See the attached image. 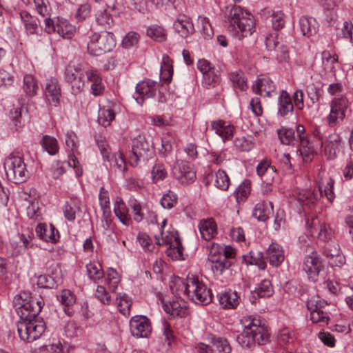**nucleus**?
Instances as JSON below:
<instances>
[{"label":"nucleus","mask_w":353,"mask_h":353,"mask_svg":"<svg viewBox=\"0 0 353 353\" xmlns=\"http://www.w3.org/2000/svg\"><path fill=\"white\" fill-rule=\"evenodd\" d=\"M173 28L182 38H188L194 32V27L191 19L185 15H179L174 21Z\"/></svg>","instance_id":"nucleus-19"},{"label":"nucleus","mask_w":353,"mask_h":353,"mask_svg":"<svg viewBox=\"0 0 353 353\" xmlns=\"http://www.w3.org/2000/svg\"><path fill=\"white\" fill-rule=\"evenodd\" d=\"M132 151L143 156V160H148L154 154L152 139L139 134L132 141Z\"/></svg>","instance_id":"nucleus-17"},{"label":"nucleus","mask_w":353,"mask_h":353,"mask_svg":"<svg viewBox=\"0 0 353 353\" xmlns=\"http://www.w3.org/2000/svg\"><path fill=\"white\" fill-rule=\"evenodd\" d=\"M224 26L233 37L241 40L251 36L256 30L254 16L241 6H234L224 13Z\"/></svg>","instance_id":"nucleus-1"},{"label":"nucleus","mask_w":353,"mask_h":353,"mask_svg":"<svg viewBox=\"0 0 353 353\" xmlns=\"http://www.w3.org/2000/svg\"><path fill=\"white\" fill-rule=\"evenodd\" d=\"M65 219L69 222H74L77 216L81 213V202L77 198H70L62 207Z\"/></svg>","instance_id":"nucleus-21"},{"label":"nucleus","mask_w":353,"mask_h":353,"mask_svg":"<svg viewBox=\"0 0 353 353\" xmlns=\"http://www.w3.org/2000/svg\"><path fill=\"white\" fill-rule=\"evenodd\" d=\"M22 89L27 97H34L39 90L38 83L34 77L31 74H26L23 77Z\"/></svg>","instance_id":"nucleus-38"},{"label":"nucleus","mask_w":353,"mask_h":353,"mask_svg":"<svg viewBox=\"0 0 353 353\" xmlns=\"http://www.w3.org/2000/svg\"><path fill=\"white\" fill-rule=\"evenodd\" d=\"M114 112L109 108H100L98 116V122L103 127L110 125L111 122L114 119Z\"/></svg>","instance_id":"nucleus-49"},{"label":"nucleus","mask_w":353,"mask_h":353,"mask_svg":"<svg viewBox=\"0 0 353 353\" xmlns=\"http://www.w3.org/2000/svg\"><path fill=\"white\" fill-rule=\"evenodd\" d=\"M164 311L173 317H185L188 314L186 303L182 299H175L169 303H163Z\"/></svg>","instance_id":"nucleus-22"},{"label":"nucleus","mask_w":353,"mask_h":353,"mask_svg":"<svg viewBox=\"0 0 353 353\" xmlns=\"http://www.w3.org/2000/svg\"><path fill=\"white\" fill-rule=\"evenodd\" d=\"M330 105V112L327 117V122L330 127H334L345 119L349 101L345 96L341 95L333 98Z\"/></svg>","instance_id":"nucleus-8"},{"label":"nucleus","mask_w":353,"mask_h":353,"mask_svg":"<svg viewBox=\"0 0 353 353\" xmlns=\"http://www.w3.org/2000/svg\"><path fill=\"white\" fill-rule=\"evenodd\" d=\"M341 142L340 134L336 133L330 134L324 145V154L328 160L334 159L337 152L339 151V147Z\"/></svg>","instance_id":"nucleus-23"},{"label":"nucleus","mask_w":353,"mask_h":353,"mask_svg":"<svg viewBox=\"0 0 353 353\" xmlns=\"http://www.w3.org/2000/svg\"><path fill=\"white\" fill-rule=\"evenodd\" d=\"M110 165L115 168L119 172L124 173L126 168V162L123 154L117 152L113 154H110Z\"/></svg>","instance_id":"nucleus-48"},{"label":"nucleus","mask_w":353,"mask_h":353,"mask_svg":"<svg viewBox=\"0 0 353 353\" xmlns=\"http://www.w3.org/2000/svg\"><path fill=\"white\" fill-rule=\"evenodd\" d=\"M230 80L234 88L239 89L241 91L248 88L247 79L241 70H236L229 74Z\"/></svg>","instance_id":"nucleus-41"},{"label":"nucleus","mask_w":353,"mask_h":353,"mask_svg":"<svg viewBox=\"0 0 353 353\" xmlns=\"http://www.w3.org/2000/svg\"><path fill=\"white\" fill-rule=\"evenodd\" d=\"M214 184L221 190H227L230 184V181L227 173L223 170H219L215 174Z\"/></svg>","instance_id":"nucleus-51"},{"label":"nucleus","mask_w":353,"mask_h":353,"mask_svg":"<svg viewBox=\"0 0 353 353\" xmlns=\"http://www.w3.org/2000/svg\"><path fill=\"white\" fill-rule=\"evenodd\" d=\"M37 285L41 288H54L57 285V281L54 277L43 274L38 276Z\"/></svg>","instance_id":"nucleus-60"},{"label":"nucleus","mask_w":353,"mask_h":353,"mask_svg":"<svg viewBox=\"0 0 353 353\" xmlns=\"http://www.w3.org/2000/svg\"><path fill=\"white\" fill-rule=\"evenodd\" d=\"M279 138L283 144L294 145L298 143L294 130L292 128L282 127L278 130Z\"/></svg>","instance_id":"nucleus-42"},{"label":"nucleus","mask_w":353,"mask_h":353,"mask_svg":"<svg viewBox=\"0 0 353 353\" xmlns=\"http://www.w3.org/2000/svg\"><path fill=\"white\" fill-rule=\"evenodd\" d=\"M266 259L272 266H279L284 260V252L281 246L272 243L266 251Z\"/></svg>","instance_id":"nucleus-29"},{"label":"nucleus","mask_w":353,"mask_h":353,"mask_svg":"<svg viewBox=\"0 0 353 353\" xmlns=\"http://www.w3.org/2000/svg\"><path fill=\"white\" fill-rule=\"evenodd\" d=\"M198 227L201 238L205 241H210L217 234V225L212 219L201 220Z\"/></svg>","instance_id":"nucleus-27"},{"label":"nucleus","mask_w":353,"mask_h":353,"mask_svg":"<svg viewBox=\"0 0 353 353\" xmlns=\"http://www.w3.org/2000/svg\"><path fill=\"white\" fill-rule=\"evenodd\" d=\"M20 19L28 34H36L38 32L39 20L28 12L22 10L19 12Z\"/></svg>","instance_id":"nucleus-31"},{"label":"nucleus","mask_w":353,"mask_h":353,"mask_svg":"<svg viewBox=\"0 0 353 353\" xmlns=\"http://www.w3.org/2000/svg\"><path fill=\"white\" fill-rule=\"evenodd\" d=\"M174 174L182 184L192 183L196 179V172L192 165L185 161H178L174 168Z\"/></svg>","instance_id":"nucleus-16"},{"label":"nucleus","mask_w":353,"mask_h":353,"mask_svg":"<svg viewBox=\"0 0 353 353\" xmlns=\"http://www.w3.org/2000/svg\"><path fill=\"white\" fill-rule=\"evenodd\" d=\"M130 330L132 335L137 338H148L152 333V325L145 316L137 315L131 318Z\"/></svg>","instance_id":"nucleus-11"},{"label":"nucleus","mask_w":353,"mask_h":353,"mask_svg":"<svg viewBox=\"0 0 353 353\" xmlns=\"http://www.w3.org/2000/svg\"><path fill=\"white\" fill-rule=\"evenodd\" d=\"M322 268V261L316 253L312 252L305 257L303 270L307 274L309 280L316 281Z\"/></svg>","instance_id":"nucleus-14"},{"label":"nucleus","mask_w":353,"mask_h":353,"mask_svg":"<svg viewBox=\"0 0 353 353\" xmlns=\"http://www.w3.org/2000/svg\"><path fill=\"white\" fill-rule=\"evenodd\" d=\"M147 35L157 42L165 41L167 39V31L161 26L153 24L150 26L146 30Z\"/></svg>","instance_id":"nucleus-40"},{"label":"nucleus","mask_w":353,"mask_h":353,"mask_svg":"<svg viewBox=\"0 0 353 353\" xmlns=\"http://www.w3.org/2000/svg\"><path fill=\"white\" fill-rule=\"evenodd\" d=\"M40 144L43 150L50 155H54L59 151L58 141L53 137L49 135L43 136L40 141Z\"/></svg>","instance_id":"nucleus-45"},{"label":"nucleus","mask_w":353,"mask_h":353,"mask_svg":"<svg viewBox=\"0 0 353 353\" xmlns=\"http://www.w3.org/2000/svg\"><path fill=\"white\" fill-rule=\"evenodd\" d=\"M86 272L90 279L97 282L103 277V270L101 264L97 261H92L86 265Z\"/></svg>","instance_id":"nucleus-44"},{"label":"nucleus","mask_w":353,"mask_h":353,"mask_svg":"<svg viewBox=\"0 0 353 353\" xmlns=\"http://www.w3.org/2000/svg\"><path fill=\"white\" fill-rule=\"evenodd\" d=\"M56 32L63 39H71L75 34V26L65 19L57 18L56 20Z\"/></svg>","instance_id":"nucleus-33"},{"label":"nucleus","mask_w":353,"mask_h":353,"mask_svg":"<svg viewBox=\"0 0 353 353\" xmlns=\"http://www.w3.org/2000/svg\"><path fill=\"white\" fill-rule=\"evenodd\" d=\"M39 353H63L62 344L57 342L43 345L39 348Z\"/></svg>","instance_id":"nucleus-64"},{"label":"nucleus","mask_w":353,"mask_h":353,"mask_svg":"<svg viewBox=\"0 0 353 353\" xmlns=\"http://www.w3.org/2000/svg\"><path fill=\"white\" fill-rule=\"evenodd\" d=\"M156 243L159 245H168L169 246L177 245L179 242H181V239L179 236L177 231L172 230L165 232H161V238L157 235L154 236Z\"/></svg>","instance_id":"nucleus-34"},{"label":"nucleus","mask_w":353,"mask_h":353,"mask_svg":"<svg viewBox=\"0 0 353 353\" xmlns=\"http://www.w3.org/2000/svg\"><path fill=\"white\" fill-rule=\"evenodd\" d=\"M323 192L321 187H319V192H314L312 190H301L296 193V199L303 205L308 206L309 208H312L317 200L323 196Z\"/></svg>","instance_id":"nucleus-25"},{"label":"nucleus","mask_w":353,"mask_h":353,"mask_svg":"<svg viewBox=\"0 0 353 353\" xmlns=\"http://www.w3.org/2000/svg\"><path fill=\"white\" fill-rule=\"evenodd\" d=\"M299 23L302 34L307 37L314 34L318 30L319 24L313 17L302 16Z\"/></svg>","instance_id":"nucleus-30"},{"label":"nucleus","mask_w":353,"mask_h":353,"mask_svg":"<svg viewBox=\"0 0 353 353\" xmlns=\"http://www.w3.org/2000/svg\"><path fill=\"white\" fill-rule=\"evenodd\" d=\"M185 296L193 303L205 305L212 301L210 289L198 276L188 274L186 278Z\"/></svg>","instance_id":"nucleus-3"},{"label":"nucleus","mask_w":353,"mask_h":353,"mask_svg":"<svg viewBox=\"0 0 353 353\" xmlns=\"http://www.w3.org/2000/svg\"><path fill=\"white\" fill-rule=\"evenodd\" d=\"M213 353H230L231 347L228 341L223 338H213L211 341Z\"/></svg>","instance_id":"nucleus-46"},{"label":"nucleus","mask_w":353,"mask_h":353,"mask_svg":"<svg viewBox=\"0 0 353 353\" xmlns=\"http://www.w3.org/2000/svg\"><path fill=\"white\" fill-rule=\"evenodd\" d=\"M17 327L20 339L27 342H32L38 339L46 330L44 321L39 318L19 321Z\"/></svg>","instance_id":"nucleus-6"},{"label":"nucleus","mask_w":353,"mask_h":353,"mask_svg":"<svg viewBox=\"0 0 353 353\" xmlns=\"http://www.w3.org/2000/svg\"><path fill=\"white\" fill-rule=\"evenodd\" d=\"M294 106L289 94L282 90L278 99V114L281 117H285L293 111Z\"/></svg>","instance_id":"nucleus-35"},{"label":"nucleus","mask_w":353,"mask_h":353,"mask_svg":"<svg viewBox=\"0 0 353 353\" xmlns=\"http://www.w3.org/2000/svg\"><path fill=\"white\" fill-rule=\"evenodd\" d=\"M162 332L164 336V341L168 346L172 345L176 341V336L174 335L171 325L166 321H163L162 323Z\"/></svg>","instance_id":"nucleus-62"},{"label":"nucleus","mask_w":353,"mask_h":353,"mask_svg":"<svg viewBox=\"0 0 353 353\" xmlns=\"http://www.w3.org/2000/svg\"><path fill=\"white\" fill-rule=\"evenodd\" d=\"M310 235L320 241L329 242L334 237V232L329 224L321 221L317 216H313L306 221Z\"/></svg>","instance_id":"nucleus-9"},{"label":"nucleus","mask_w":353,"mask_h":353,"mask_svg":"<svg viewBox=\"0 0 353 353\" xmlns=\"http://www.w3.org/2000/svg\"><path fill=\"white\" fill-rule=\"evenodd\" d=\"M3 165L8 180L19 183L27 179L28 172L21 157L11 154L6 159Z\"/></svg>","instance_id":"nucleus-7"},{"label":"nucleus","mask_w":353,"mask_h":353,"mask_svg":"<svg viewBox=\"0 0 353 353\" xmlns=\"http://www.w3.org/2000/svg\"><path fill=\"white\" fill-rule=\"evenodd\" d=\"M327 301L314 296L307 302V307L310 311V319L314 323L327 324L330 317L322 309L327 305Z\"/></svg>","instance_id":"nucleus-10"},{"label":"nucleus","mask_w":353,"mask_h":353,"mask_svg":"<svg viewBox=\"0 0 353 353\" xmlns=\"http://www.w3.org/2000/svg\"><path fill=\"white\" fill-rule=\"evenodd\" d=\"M27 206V215L30 219H38L41 216V210L39 206V201L36 199L28 201Z\"/></svg>","instance_id":"nucleus-57"},{"label":"nucleus","mask_w":353,"mask_h":353,"mask_svg":"<svg viewBox=\"0 0 353 353\" xmlns=\"http://www.w3.org/2000/svg\"><path fill=\"white\" fill-rule=\"evenodd\" d=\"M221 255H223V247L218 244L212 243L208 259L213 264L212 266L213 272L217 274H221L224 270L228 268L229 264L227 262L221 263Z\"/></svg>","instance_id":"nucleus-18"},{"label":"nucleus","mask_w":353,"mask_h":353,"mask_svg":"<svg viewBox=\"0 0 353 353\" xmlns=\"http://www.w3.org/2000/svg\"><path fill=\"white\" fill-rule=\"evenodd\" d=\"M128 204L132 210L134 220L137 223L141 222L144 217V215L141 211L142 207L141 203L137 199L132 198L129 200Z\"/></svg>","instance_id":"nucleus-58"},{"label":"nucleus","mask_w":353,"mask_h":353,"mask_svg":"<svg viewBox=\"0 0 353 353\" xmlns=\"http://www.w3.org/2000/svg\"><path fill=\"white\" fill-rule=\"evenodd\" d=\"M240 323L243 327L242 332H247L248 330H250L254 327H257L263 323L259 318L255 316L247 315L241 319Z\"/></svg>","instance_id":"nucleus-47"},{"label":"nucleus","mask_w":353,"mask_h":353,"mask_svg":"<svg viewBox=\"0 0 353 353\" xmlns=\"http://www.w3.org/2000/svg\"><path fill=\"white\" fill-rule=\"evenodd\" d=\"M44 97L48 103L53 106H58L61 97V88L58 79L50 77L46 80Z\"/></svg>","instance_id":"nucleus-13"},{"label":"nucleus","mask_w":353,"mask_h":353,"mask_svg":"<svg viewBox=\"0 0 353 353\" xmlns=\"http://www.w3.org/2000/svg\"><path fill=\"white\" fill-rule=\"evenodd\" d=\"M220 81L219 71L215 68L203 75V83L208 87H214Z\"/></svg>","instance_id":"nucleus-59"},{"label":"nucleus","mask_w":353,"mask_h":353,"mask_svg":"<svg viewBox=\"0 0 353 353\" xmlns=\"http://www.w3.org/2000/svg\"><path fill=\"white\" fill-rule=\"evenodd\" d=\"M114 212L123 225L128 226L131 223L128 210L122 199L119 198L117 199L114 207Z\"/></svg>","instance_id":"nucleus-37"},{"label":"nucleus","mask_w":353,"mask_h":353,"mask_svg":"<svg viewBox=\"0 0 353 353\" xmlns=\"http://www.w3.org/2000/svg\"><path fill=\"white\" fill-rule=\"evenodd\" d=\"M236 341L242 347L252 348L256 345H263L271 341V333L265 323L247 332H241L236 336Z\"/></svg>","instance_id":"nucleus-5"},{"label":"nucleus","mask_w":353,"mask_h":353,"mask_svg":"<svg viewBox=\"0 0 353 353\" xmlns=\"http://www.w3.org/2000/svg\"><path fill=\"white\" fill-rule=\"evenodd\" d=\"M178 245L174 246H169L166 250V254L174 260H183V250L184 248L182 245L181 241L177 243Z\"/></svg>","instance_id":"nucleus-54"},{"label":"nucleus","mask_w":353,"mask_h":353,"mask_svg":"<svg viewBox=\"0 0 353 353\" xmlns=\"http://www.w3.org/2000/svg\"><path fill=\"white\" fill-rule=\"evenodd\" d=\"M158 83L150 79H145L140 81L136 86V96L134 99L137 102L142 105L145 99L154 97L158 89Z\"/></svg>","instance_id":"nucleus-15"},{"label":"nucleus","mask_w":353,"mask_h":353,"mask_svg":"<svg viewBox=\"0 0 353 353\" xmlns=\"http://www.w3.org/2000/svg\"><path fill=\"white\" fill-rule=\"evenodd\" d=\"M160 203L163 208L172 209L177 203L176 194L174 192L170 190L163 195Z\"/></svg>","instance_id":"nucleus-55"},{"label":"nucleus","mask_w":353,"mask_h":353,"mask_svg":"<svg viewBox=\"0 0 353 353\" xmlns=\"http://www.w3.org/2000/svg\"><path fill=\"white\" fill-rule=\"evenodd\" d=\"M251 183L249 180L244 181L236 190L234 195L238 203L243 202L250 194Z\"/></svg>","instance_id":"nucleus-50"},{"label":"nucleus","mask_w":353,"mask_h":353,"mask_svg":"<svg viewBox=\"0 0 353 353\" xmlns=\"http://www.w3.org/2000/svg\"><path fill=\"white\" fill-rule=\"evenodd\" d=\"M87 79L92 82L91 93L94 96H100L103 94L105 88L102 83V79L99 72L94 69H90L85 72Z\"/></svg>","instance_id":"nucleus-28"},{"label":"nucleus","mask_w":353,"mask_h":353,"mask_svg":"<svg viewBox=\"0 0 353 353\" xmlns=\"http://www.w3.org/2000/svg\"><path fill=\"white\" fill-rule=\"evenodd\" d=\"M161 78L167 83H169L172 79L173 67L172 61L168 55H163V61L161 66Z\"/></svg>","instance_id":"nucleus-43"},{"label":"nucleus","mask_w":353,"mask_h":353,"mask_svg":"<svg viewBox=\"0 0 353 353\" xmlns=\"http://www.w3.org/2000/svg\"><path fill=\"white\" fill-rule=\"evenodd\" d=\"M219 301L223 309H234L239 304V296L236 292L229 290L219 294Z\"/></svg>","instance_id":"nucleus-32"},{"label":"nucleus","mask_w":353,"mask_h":353,"mask_svg":"<svg viewBox=\"0 0 353 353\" xmlns=\"http://www.w3.org/2000/svg\"><path fill=\"white\" fill-rule=\"evenodd\" d=\"M14 303L16 307V312L20 319L19 321L37 319V315L44 305L41 298L34 299L30 296V293L27 292H21L15 296Z\"/></svg>","instance_id":"nucleus-2"},{"label":"nucleus","mask_w":353,"mask_h":353,"mask_svg":"<svg viewBox=\"0 0 353 353\" xmlns=\"http://www.w3.org/2000/svg\"><path fill=\"white\" fill-rule=\"evenodd\" d=\"M116 46V38L109 31L94 32L89 37L87 45L88 52L92 56H101L113 50Z\"/></svg>","instance_id":"nucleus-4"},{"label":"nucleus","mask_w":353,"mask_h":353,"mask_svg":"<svg viewBox=\"0 0 353 353\" xmlns=\"http://www.w3.org/2000/svg\"><path fill=\"white\" fill-rule=\"evenodd\" d=\"M253 92L264 97H271L275 90L273 81L266 76L259 77L252 86Z\"/></svg>","instance_id":"nucleus-26"},{"label":"nucleus","mask_w":353,"mask_h":353,"mask_svg":"<svg viewBox=\"0 0 353 353\" xmlns=\"http://www.w3.org/2000/svg\"><path fill=\"white\" fill-rule=\"evenodd\" d=\"M338 58L336 54H332L328 50H323L322 52V65L325 72H335V65L338 62Z\"/></svg>","instance_id":"nucleus-39"},{"label":"nucleus","mask_w":353,"mask_h":353,"mask_svg":"<svg viewBox=\"0 0 353 353\" xmlns=\"http://www.w3.org/2000/svg\"><path fill=\"white\" fill-rule=\"evenodd\" d=\"M97 22L102 27L107 28L110 27L113 23V19L111 14L107 10L99 13L97 16Z\"/></svg>","instance_id":"nucleus-63"},{"label":"nucleus","mask_w":353,"mask_h":353,"mask_svg":"<svg viewBox=\"0 0 353 353\" xmlns=\"http://www.w3.org/2000/svg\"><path fill=\"white\" fill-rule=\"evenodd\" d=\"M118 299V309L119 312L125 316L130 315V307L132 305L131 299L126 294L119 296Z\"/></svg>","instance_id":"nucleus-52"},{"label":"nucleus","mask_w":353,"mask_h":353,"mask_svg":"<svg viewBox=\"0 0 353 353\" xmlns=\"http://www.w3.org/2000/svg\"><path fill=\"white\" fill-rule=\"evenodd\" d=\"M37 12L42 17L50 15L51 6L48 0H34Z\"/></svg>","instance_id":"nucleus-56"},{"label":"nucleus","mask_w":353,"mask_h":353,"mask_svg":"<svg viewBox=\"0 0 353 353\" xmlns=\"http://www.w3.org/2000/svg\"><path fill=\"white\" fill-rule=\"evenodd\" d=\"M58 301L64 306V312L68 316L72 314L70 307L76 303V296L70 290H63L57 295Z\"/></svg>","instance_id":"nucleus-36"},{"label":"nucleus","mask_w":353,"mask_h":353,"mask_svg":"<svg viewBox=\"0 0 353 353\" xmlns=\"http://www.w3.org/2000/svg\"><path fill=\"white\" fill-rule=\"evenodd\" d=\"M35 231L37 235L46 242L56 243L59 238L58 230L52 224L48 226L45 223H39Z\"/></svg>","instance_id":"nucleus-24"},{"label":"nucleus","mask_w":353,"mask_h":353,"mask_svg":"<svg viewBox=\"0 0 353 353\" xmlns=\"http://www.w3.org/2000/svg\"><path fill=\"white\" fill-rule=\"evenodd\" d=\"M255 292L259 296L270 297L273 293L271 282L268 280L262 281Z\"/></svg>","instance_id":"nucleus-61"},{"label":"nucleus","mask_w":353,"mask_h":353,"mask_svg":"<svg viewBox=\"0 0 353 353\" xmlns=\"http://www.w3.org/2000/svg\"><path fill=\"white\" fill-rule=\"evenodd\" d=\"M296 138L299 143V151L300 152L304 161L308 162L312 160L314 154V149L307 135L305 129L301 124L296 126Z\"/></svg>","instance_id":"nucleus-12"},{"label":"nucleus","mask_w":353,"mask_h":353,"mask_svg":"<svg viewBox=\"0 0 353 353\" xmlns=\"http://www.w3.org/2000/svg\"><path fill=\"white\" fill-rule=\"evenodd\" d=\"M211 128L221 137L223 142L230 140L234 135V128L230 122L224 120H216L211 122Z\"/></svg>","instance_id":"nucleus-20"},{"label":"nucleus","mask_w":353,"mask_h":353,"mask_svg":"<svg viewBox=\"0 0 353 353\" xmlns=\"http://www.w3.org/2000/svg\"><path fill=\"white\" fill-rule=\"evenodd\" d=\"M83 74H84V72L80 66L70 64L65 68L64 78L65 80L69 83Z\"/></svg>","instance_id":"nucleus-53"}]
</instances>
